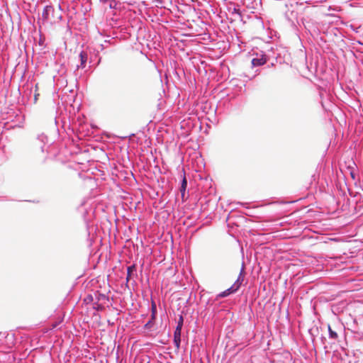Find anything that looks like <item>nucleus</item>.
Masks as SVG:
<instances>
[{"mask_svg":"<svg viewBox=\"0 0 363 363\" xmlns=\"http://www.w3.org/2000/svg\"><path fill=\"white\" fill-rule=\"evenodd\" d=\"M243 280H244V277L242 275V272H241L240 273L239 277H238L237 280L233 284V285L227 289V291L229 292V294L237 291L239 289V288L240 287V286L242 285Z\"/></svg>","mask_w":363,"mask_h":363,"instance_id":"nucleus-1","label":"nucleus"},{"mask_svg":"<svg viewBox=\"0 0 363 363\" xmlns=\"http://www.w3.org/2000/svg\"><path fill=\"white\" fill-rule=\"evenodd\" d=\"M230 295L229 294V292L227 291V289L224 291H223L222 293H220L218 296L219 297H225L227 296Z\"/></svg>","mask_w":363,"mask_h":363,"instance_id":"nucleus-10","label":"nucleus"},{"mask_svg":"<svg viewBox=\"0 0 363 363\" xmlns=\"http://www.w3.org/2000/svg\"><path fill=\"white\" fill-rule=\"evenodd\" d=\"M183 323H184V318H183L182 315H180L179 318V320L177 322V326L176 328L182 329V328L183 326Z\"/></svg>","mask_w":363,"mask_h":363,"instance_id":"nucleus-9","label":"nucleus"},{"mask_svg":"<svg viewBox=\"0 0 363 363\" xmlns=\"http://www.w3.org/2000/svg\"><path fill=\"white\" fill-rule=\"evenodd\" d=\"M186 186H187V181H186V177H184L182 182L181 188H180V191H181L182 199H184V197Z\"/></svg>","mask_w":363,"mask_h":363,"instance_id":"nucleus-6","label":"nucleus"},{"mask_svg":"<svg viewBox=\"0 0 363 363\" xmlns=\"http://www.w3.org/2000/svg\"><path fill=\"white\" fill-rule=\"evenodd\" d=\"M181 331L182 329L176 328L174 333V342L175 347L179 349L181 342Z\"/></svg>","mask_w":363,"mask_h":363,"instance_id":"nucleus-2","label":"nucleus"},{"mask_svg":"<svg viewBox=\"0 0 363 363\" xmlns=\"http://www.w3.org/2000/svg\"><path fill=\"white\" fill-rule=\"evenodd\" d=\"M79 58L80 60V65H77V68H84L85 67L86 62L87 61V54L86 52L82 51L79 55Z\"/></svg>","mask_w":363,"mask_h":363,"instance_id":"nucleus-3","label":"nucleus"},{"mask_svg":"<svg viewBox=\"0 0 363 363\" xmlns=\"http://www.w3.org/2000/svg\"><path fill=\"white\" fill-rule=\"evenodd\" d=\"M39 96V94H35V100L37 99L38 96Z\"/></svg>","mask_w":363,"mask_h":363,"instance_id":"nucleus-12","label":"nucleus"},{"mask_svg":"<svg viewBox=\"0 0 363 363\" xmlns=\"http://www.w3.org/2000/svg\"><path fill=\"white\" fill-rule=\"evenodd\" d=\"M152 310H155V305H152Z\"/></svg>","mask_w":363,"mask_h":363,"instance_id":"nucleus-13","label":"nucleus"},{"mask_svg":"<svg viewBox=\"0 0 363 363\" xmlns=\"http://www.w3.org/2000/svg\"><path fill=\"white\" fill-rule=\"evenodd\" d=\"M54 11V9L52 6H47L45 9H44V11L43 13V17L44 19H46V20H48L50 18V13H52Z\"/></svg>","mask_w":363,"mask_h":363,"instance_id":"nucleus-5","label":"nucleus"},{"mask_svg":"<svg viewBox=\"0 0 363 363\" xmlns=\"http://www.w3.org/2000/svg\"><path fill=\"white\" fill-rule=\"evenodd\" d=\"M135 265H132V266H130V267H128V275H127V279L128 280L130 277L131 274L133 273V272L135 271Z\"/></svg>","mask_w":363,"mask_h":363,"instance_id":"nucleus-8","label":"nucleus"},{"mask_svg":"<svg viewBox=\"0 0 363 363\" xmlns=\"http://www.w3.org/2000/svg\"><path fill=\"white\" fill-rule=\"evenodd\" d=\"M150 326H151V321H149L145 325V328H150Z\"/></svg>","mask_w":363,"mask_h":363,"instance_id":"nucleus-11","label":"nucleus"},{"mask_svg":"<svg viewBox=\"0 0 363 363\" xmlns=\"http://www.w3.org/2000/svg\"><path fill=\"white\" fill-rule=\"evenodd\" d=\"M328 331H329V335H330V338H333L335 340L337 339V337H338L337 333L336 332L333 331L330 325H328Z\"/></svg>","mask_w":363,"mask_h":363,"instance_id":"nucleus-7","label":"nucleus"},{"mask_svg":"<svg viewBox=\"0 0 363 363\" xmlns=\"http://www.w3.org/2000/svg\"><path fill=\"white\" fill-rule=\"evenodd\" d=\"M267 62V59L262 56L260 58H254L252 60V64L253 66H261Z\"/></svg>","mask_w":363,"mask_h":363,"instance_id":"nucleus-4","label":"nucleus"}]
</instances>
